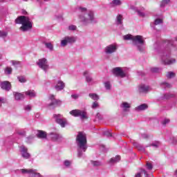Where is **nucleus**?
<instances>
[{
    "mask_svg": "<svg viewBox=\"0 0 177 177\" xmlns=\"http://www.w3.org/2000/svg\"><path fill=\"white\" fill-rule=\"evenodd\" d=\"M122 20H124V17H122V15L121 14H118L116 16V19H115V24L117 26H122Z\"/></svg>",
    "mask_w": 177,
    "mask_h": 177,
    "instance_id": "20",
    "label": "nucleus"
},
{
    "mask_svg": "<svg viewBox=\"0 0 177 177\" xmlns=\"http://www.w3.org/2000/svg\"><path fill=\"white\" fill-rule=\"evenodd\" d=\"M24 110H26V111H30L31 110V106L30 105H26L25 107H24Z\"/></svg>",
    "mask_w": 177,
    "mask_h": 177,
    "instance_id": "55",
    "label": "nucleus"
},
{
    "mask_svg": "<svg viewBox=\"0 0 177 177\" xmlns=\"http://www.w3.org/2000/svg\"><path fill=\"white\" fill-rule=\"evenodd\" d=\"M117 49H118V46L115 44H112L105 47L104 52L106 55H113V53L117 52Z\"/></svg>",
    "mask_w": 177,
    "mask_h": 177,
    "instance_id": "10",
    "label": "nucleus"
},
{
    "mask_svg": "<svg viewBox=\"0 0 177 177\" xmlns=\"http://www.w3.org/2000/svg\"><path fill=\"white\" fill-rule=\"evenodd\" d=\"M96 107H99V104L97 102H94L92 104V109H96Z\"/></svg>",
    "mask_w": 177,
    "mask_h": 177,
    "instance_id": "53",
    "label": "nucleus"
},
{
    "mask_svg": "<svg viewBox=\"0 0 177 177\" xmlns=\"http://www.w3.org/2000/svg\"><path fill=\"white\" fill-rule=\"evenodd\" d=\"M25 95L29 97H35V96H37V93H35L34 90H29L25 92Z\"/></svg>",
    "mask_w": 177,
    "mask_h": 177,
    "instance_id": "27",
    "label": "nucleus"
},
{
    "mask_svg": "<svg viewBox=\"0 0 177 177\" xmlns=\"http://www.w3.org/2000/svg\"><path fill=\"white\" fill-rule=\"evenodd\" d=\"M147 169H149V171H151L153 169V165L151 163L147 162L146 164Z\"/></svg>",
    "mask_w": 177,
    "mask_h": 177,
    "instance_id": "44",
    "label": "nucleus"
},
{
    "mask_svg": "<svg viewBox=\"0 0 177 177\" xmlns=\"http://www.w3.org/2000/svg\"><path fill=\"white\" fill-rule=\"evenodd\" d=\"M8 31L6 30H0V38L5 39L8 37Z\"/></svg>",
    "mask_w": 177,
    "mask_h": 177,
    "instance_id": "31",
    "label": "nucleus"
},
{
    "mask_svg": "<svg viewBox=\"0 0 177 177\" xmlns=\"http://www.w3.org/2000/svg\"><path fill=\"white\" fill-rule=\"evenodd\" d=\"M91 164L94 167H100L102 165V162L100 161H97V160H95V161L91 160Z\"/></svg>",
    "mask_w": 177,
    "mask_h": 177,
    "instance_id": "36",
    "label": "nucleus"
},
{
    "mask_svg": "<svg viewBox=\"0 0 177 177\" xmlns=\"http://www.w3.org/2000/svg\"><path fill=\"white\" fill-rule=\"evenodd\" d=\"M158 24H162V19H155L153 26H158Z\"/></svg>",
    "mask_w": 177,
    "mask_h": 177,
    "instance_id": "41",
    "label": "nucleus"
},
{
    "mask_svg": "<svg viewBox=\"0 0 177 177\" xmlns=\"http://www.w3.org/2000/svg\"><path fill=\"white\" fill-rule=\"evenodd\" d=\"M160 68H151V73H160Z\"/></svg>",
    "mask_w": 177,
    "mask_h": 177,
    "instance_id": "49",
    "label": "nucleus"
},
{
    "mask_svg": "<svg viewBox=\"0 0 177 177\" xmlns=\"http://www.w3.org/2000/svg\"><path fill=\"white\" fill-rule=\"evenodd\" d=\"M104 135L105 136H107L108 138H111V136H113V134L111 133V132L106 131L104 132Z\"/></svg>",
    "mask_w": 177,
    "mask_h": 177,
    "instance_id": "48",
    "label": "nucleus"
},
{
    "mask_svg": "<svg viewBox=\"0 0 177 177\" xmlns=\"http://www.w3.org/2000/svg\"><path fill=\"white\" fill-rule=\"evenodd\" d=\"M44 44L45 45L46 48L47 49H49L51 52L53 50V45L50 42H44Z\"/></svg>",
    "mask_w": 177,
    "mask_h": 177,
    "instance_id": "29",
    "label": "nucleus"
},
{
    "mask_svg": "<svg viewBox=\"0 0 177 177\" xmlns=\"http://www.w3.org/2000/svg\"><path fill=\"white\" fill-rule=\"evenodd\" d=\"M160 85H164L165 88H171V84L167 82H162Z\"/></svg>",
    "mask_w": 177,
    "mask_h": 177,
    "instance_id": "52",
    "label": "nucleus"
},
{
    "mask_svg": "<svg viewBox=\"0 0 177 177\" xmlns=\"http://www.w3.org/2000/svg\"><path fill=\"white\" fill-rule=\"evenodd\" d=\"M12 66H20L21 62L20 61H12Z\"/></svg>",
    "mask_w": 177,
    "mask_h": 177,
    "instance_id": "51",
    "label": "nucleus"
},
{
    "mask_svg": "<svg viewBox=\"0 0 177 177\" xmlns=\"http://www.w3.org/2000/svg\"><path fill=\"white\" fill-rule=\"evenodd\" d=\"M73 117H80V120H87L86 111L80 109H73L69 112Z\"/></svg>",
    "mask_w": 177,
    "mask_h": 177,
    "instance_id": "6",
    "label": "nucleus"
},
{
    "mask_svg": "<svg viewBox=\"0 0 177 177\" xmlns=\"http://www.w3.org/2000/svg\"><path fill=\"white\" fill-rule=\"evenodd\" d=\"M174 94L171 93H166L163 96L161 97V99H171V97H174Z\"/></svg>",
    "mask_w": 177,
    "mask_h": 177,
    "instance_id": "35",
    "label": "nucleus"
},
{
    "mask_svg": "<svg viewBox=\"0 0 177 177\" xmlns=\"http://www.w3.org/2000/svg\"><path fill=\"white\" fill-rule=\"evenodd\" d=\"M170 0H162L160 3V8H165L166 5H168L169 3Z\"/></svg>",
    "mask_w": 177,
    "mask_h": 177,
    "instance_id": "40",
    "label": "nucleus"
},
{
    "mask_svg": "<svg viewBox=\"0 0 177 177\" xmlns=\"http://www.w3.org/2000/svg\"><path fill=\"white\" fill-rule=\"evenodd\" d=\"M137 13L138 15V16H140V17H145L146 16V15L145 14V12H141L139 10H137Z\"/></svg>",
    "mask_w": 177,
    "mask_h": 177,
    "instance_id": "47",
    "label": "nucleus"
},
{
    "mask_svg": "<svg viewBox=\"0 0 177 177\" xmlns=\"http://www.w3.org/2000/svg\"><path fill=\"white\" fill-rule=\"evenodd\" d=\"M134 147H136V149H138V150H139V151H146V148L143 146H142V145L139 144L138 142H133V143Z\"/></svg>",
    "mask_w": 177,
    "mask_h": 177,
    "instance_id": "25",
    "label": "nucleus"
},
{
    "mask_svg": "<svg viewBox=\"0 0 177 177\" xmlns=\"http://www.w3.org/2000/svg\"><path fill=\"white\" fill-rule=\"evenodd\" d=\"M121 109H123V111H128L129 109H131V104L127 102H123L120 104Z\"/></svg>",
    "mask_w": 177,
    "mask_h": 177,
    "instance_id": "22",
    "label": "nucleus"
},
{
    "mask_svg": "<svg viewBox=\"0 0 177 177\" xmlns=\"http://www.w3.org/2000/svg\"><path fill=\"white\" fill-rule=\"evenodd\" d=\"M142 139H147L149 138V136L147 134H142L141 135Z\"/></svg>",
    "mask_w": 177,
    "mask_h": 177,
    "instance_id": "57",
    "label": "nucleus"
},
{
    "mask_svg": "<svg viewBox=\"0 0 177 177\" xmlns=\"http://www.w3.org/2000/svg\"><path fill=\"white\" fill-rule=\"evenodd\" d=\"M157 45H158V43H156V44H155V49H156V50H157V48H156V46H157Z\"/></svg>",
    "mask_w": 177,
    "mask_h": 177,
    "instance_id": "63",
    "label": "nucleus"
},
{
    "mask_svg": "<svg viewBox=\"0 0 177 177\" xmlns=\"http://www.w3.org/2000/svg\"><path fill=\"white\" fill-rule=\"evenodd\" d=\"M151 146L153 147H156V149H158L160 147V146H161V142H160L159 141H155V142H152L151 144L147 145L145 147H150Z\"/></svg>",
    "mask_w": 177,
    "mask_h": 177,
    "instance_id": "28",
    "label": "nucleus"
},
{
    "mask_svg": "<svg viewBox=\"0 0 177 177\" xmlns=\"http://www.w3.org/2000/svg\"><path fill=\"white\" fill-rule=\"evenodd\" d=\"M18 135H20L21 136H26V131H19Z\"/></svg>",
    "mask_w": 177,
    "mask_h": 177,
    "instance_id": "56",
    "label": "nucleus"
},
{
    "mask_svg": "<svg viewBox=\"0 0 177 177\" xmlns=\"http://www.w3.org/2000/svg\"><path fill=\"white\" fill-rule=\"evenodd\" d=\"M16 24H22L19 28L21 31L26 32L32 28V21L27 16H19L15 19Z\"/></svg>",
    "mask_w": 177,
    "mask_h": 177,
    "instance_id": "4",
    "label": "nucleus"
},
{
    "mask_svg": "<svg viewBox=\"0 0 177 177\" xmlns=\"http://www.w3.org/2000/svg\"><path fill=\"white\" fill-rule=\"evenodd\" d=\"M169 119H164L162 121V124H163L165 127V125H167V124H169Z\"/></svg>",
    "mask_w": 177,
    "mask_h": 177,
    "instance_id": "50",
    "label": "nucleus"
},
{
    "mask_svg": "<svg viewBox=\"0 0 177 177\" xmlns=\"http://www.w3.org/2000/svg\"><path fill=\"white\" fill-rule=\"evenodd\" d=\"M64 165L65 167H66V168H69L70 165H71V162H70V160H64Z\"/></svg>",
    "mask_w": 177,
    "mask_h": 177,
    "instance_id": "46",
    "label": "nucleus"
},
{
    "mask_svg": "<svg viewBox=\"0 0 177 177\" xmlns=\"http://www.w3.org/2000/svg\"><path fill=\"white\" fill-rule=\"evenodd\" d=\"M88 96L93 100H99V95H97L96 93H89Z\"/></svg>",
    "mask_w": 177,
    "mask_h": 177,
    "instance_id": "32",
    "label": "nucleus"
},
{
    "mask_svg": "<svg viewBox=\"0 0 177 177\" xmlns=\"http://www.w3.org/2000/svg\"><path fill=\"white\" fill-rule=\"evenodd\" d=\"M37 137L39 138V139H46V132L39 130L37 131Z\"/></svg>",
    "mask_w": 177,
    "mask_h": 177,
    "instance_id": "24",
    "label": "nucleus"
},
{
    "mask_svg": "<svg viewBox=\"0 0 177 177\" xmlns=\"http://www.w3.org/2000/svg\"><path fill=\"white\" fill-rule=\"evenodd\" d=\"M3 2H8V0H0V3H3Z\"/></svg>",
    "mask_w": 177,
    "mask_h": 177,
    "instance_id": "61",
    "label": "nucleus"
},
{
    "mask_svg": "<svg viewBox=\"0 0 177 177\" xmlns=\"http://www.w3.org/2000/svg\"><path fill=\"white\" fill-rule=\"evenodd\" d=\"M22 14H24V15H28V12H27V11H26V10H22Z\"/></svg>",
    "mask_w": 177,
    "mask_h": 177,
    "instance_id": "60",
    "label": "nucleus"
},
{
    "mask_svg": "<svg viewBox=\"0 0 177 177\" xmlns=\"http://www.w3.org/2000/svg\"><path fill=\"white\" fill-rule=\"evenodd\" d=\"M12 93L15 100H23V99H24V93H17L16 91H14Z\"/></svg>",
    "mask_w": 177,
    "mask_h": 177,
    "instance_id": "19",
    "label": "nucleus"
},
{
    "mask_svg": "<svg viewBox=\"0 0 177 177\" xmlns=\"http://www.w3.org/2000/svg\"><path fill=\"white\" fill-rule=\"evenodd\" d=\"M147 109H149L147 104H142L141 105L136 106L135 110L136 111H143L147 110Z\"/></svg>",
    "mask_w": 177,
    "mask_h": 177,
    "instance_id": "21",
    "label": "nucleus"
},
{
    "mask_svg": "<svg viewBox=\"0 0 177 177\" xmlns=\"http://www.w3.org/2000/svg\"><path fill=\"white\" fill-rule=\"evenodd\" d=\"M76 12L82 26L96 24V23H97V20H96V18L95 17V12H93V11L88 10L86 8L79 7L76 9Z\"/></svg>",
    "mask_w": 177,
    "mask_h": 177,
    "instance_id": "2",
    "label": "nucleus"
},
{
    "mask_svg": "<svg viewBox=\"0 0 177 177\" xmlns=\"http://www.w3.org/2000/svg\"><path fill=\"white\" fill-rule=\"evenodd\" d=\"M53 118L55 120L56 122H57V121H59V120H62V118H64L63 117V115L61 114H54Z\"/></svg>",
    "mask_w": 177,
    "mask_h": 177,
    "instance_id": "30",
    "label": "nucleus"
},
{
    "mask_svg": "<svg viewBox=\"0 0 177 177\" xmlns=\"http://www.w3.org/2000/svg\"><path fill=\"white\" fill-rule=\"evenodd\" d=\"M173 143H174V145H176L177 144V138H176V137H173Z\"/></svg>",
    "mask_w": 177,
    "mask_h": 177,
    "instance_id": "58",
    "label": "nucleus"
},
{
    "mask_svg": "<svg viewBox=\"0 0 177 177\" xmlns=\"http://www.w3.org/2000/svg\"><path fill=\"white\" fill-rule=\"evenodd\" d=\"M33 140H34V136H30L26 138L27 143H31Z\"/></svg>",
    "mask_w": 177,
    "mask_h": 177,
    "instance_id": "43",
    "label": "nucleus"
},
{
    "mask_svg": "<svg viewBox=\"0 0 177 177\" xmlns=\"http://www.w3.org/2000/svg\"><path fill=\"white\" fill-rule=\"evenodd\" d=\"M12 71H13V69L9 66L6 67L4 70V73L6 75H10V74H12Z\"/></svg>",
    "mask_w": 177,
    "mask_h": 177,
    "instance_id": "34",
    "label": "nucleus"
},
{
    "mask_svg": "<svg viewBox=\"0 0 177 177\" xmlns=\"http://www.w3.org/2000/svg\"><path fill=\"white\" fill-rule=\"evenodd\" d=\"M123 39H124L125 41H128V40H129V39H131V41H133V35H126L123 36Z\"/></svg>",
    "mask_w": 177,
    "mask_h": 177,
    "instance_id": "39",
    "label": "nucleus"
},
{
    "mask_svg": "<svg viewBox=\"0 0 177 177\" xmlns=\"http://www.w3.org/2000/svg\"><path fill=\"white\" fill-rule=\"evenodd\" d=\"M112 73H113V75H115V77H120V78H124V77H127V72L124 71L120 67L114 68L112 70Z\"/></svg>",
    "mask_w": 177,
    "mask_h": 177,
    "instance_id": "11",
    "label": "nucleus"
},
{
    "mask_svg": "<svg viewBox=\"0 0 177 177\" xmlns=\"http://www.w3.org/2000/svg\"><path fill=\"white\" fill-rule=\"evenodd\" d=\"M77 42V37L75 36H66L61 40L60 46L62 48L66 47V45H73V44H75Z\"/></svg>",
    "mask_w": 177,
    "mask_h": 177,
    "instance_id": "7",
    "label": "nucleus"
},
{
    "mask_svg": "<svg viewBox=\"0 0 177 177\" xmlns=\"http://www.w3.org/2000/svg\"><path fill=\"white\" fill-rule=\"evenodd\" d=\"M175 46V41L173 40H166L159 44L158 48L162 49L165 48V50L159 53L160 56L161 57V60L165 64V66H171L176 63V59L171 57V47Z\"/></svg>",
    "mask_w": 177,
    "mask_h": 177,
    "instance_id": "1",
    "label": "nucleus"
},
{
    "mask_svg": "<svg viewBox=\"0 0 177 177\" xmlns=\"http://www.w3.org/2000/svg\"><path fill=\"white\" fill-rule=\"evenodd\" d=\"M49 99L50 100V103H49L48 106L50 110H53L54 109H56V107L62 106V100L55 98V95H50Z\"/></svg>",
    "mask_w": 177,
    "mask_h": 177,
    "instance_id": "8",
    "label": "nucleus"
},
{
    "mask_svg": "<svg viewBox=\"0 0 177 177\" xmlns=\"http://www.w3.org/2000/svg\"><path fill=\"white\" fill-rule=\"evenodd\" d=\"M151 27H152L153 28L156 29V28L153 26V23L151 24Z\"/></svg>",
    "mask_w": 177,
    "mask_h": 177,
    "instance_id": "62",
    "label": "nucleus"
},
{
    "mask_svg": "<svg viewBox=\"0 0 177 177\" xmlns=\"http://www.w3.org/2000/svg\"><path fill=\"white\" fill-rule=\"evenodd\" d=\"M166 77L167 78H174L175 77V73L172 72V71H169L166 74Z\"/></svg>",
    "mask_w": 177,
    "mask_h": 177,
    "instance_id": "37",
    "label": "nucleus"
},
{
    "mask_svg": "<svg viewBox=\"0 0 177 177\" xmlns=\"http://www.w3.org/2000/svg\"><path fill=\"white\" fill-rule=\"evenodd\" d=\"M69 31H75L77 30V26L75 25H71L68 26Z\"/></svg>",
    "mask_w": 177,
    "mask_h": 177,
    "instance_id": "45",
    "label": "nucleus"
},
{
    "mask_svg": "<svg viewBox=\"0 0 177 177\" xmlns=\"http://www.w3.org/2000/svg\"><path fill=\"white\" fill-rule=\"evenodd\" d=\"M17 80L19 81V82H21L22 84H24V82H27V80H26V77L24 76H18Z\"/></svg>",
    "mask_w": 177,
    "mask_h": 177,
    "instance_id": "38",
    "label": "nucleus"
},
{
    "mask_svg": "<svg viewBox=\"0 0 177 177\" xmlns=\"http://www.w3.org/2000/svg\"><path fill=\"white\" fill-rule=\"evenodd\" d=\"M84 75L86 77V82H87L88 85H91V82L93 81V79L92 76L89 75V72L88 71H84Z\"/></svg>",
    "mask_w": 177,
    "mask_h": 177,
    "instance_id": "18",
    "label": "nucleus"
},
{
    "mask_svg": "<svg viewBox=\"0 0 177 177\" xmlns=\"http://www.w3.org/2000/svg\"><path fill=\"white\" fill-rule=\"evenodd\" d=\"M130 9H132L133 10H136V12H137L138 10V9L133 6H131Z\"/></svg>",
    "mask_w": 177,
    "mask_h": 177,
    "instance_id": "59",
    "label": "nucleus"
},
{
    "mask_svg": "<svg viewBox=\"0 0 177 177\" xmlns=\"http://www.w3.org/2000/svg\"><path fill=\"white\" fill-rule=\"evenodd\" d=\"M176 41H177V37H176Z\"/></svg>",
    "mask_w": 177,
    "mask_h": 177,
    "instance_id": "64",
    "label": "nucleus"
},
{
    "mask_svg": "<svg viewBox=\"0 0 177 177\" xmlns=\"http://www.w3.org/2000/svg\"><path fill=\"white\" fill-rule=\"evenodd\" d=\"M121 160V156H116L115 158H112L110 160V162L114 163V162H118Z\"/></svg>",
    "mask_w": 177,
    "mask_h": 177,
    "instance_id": "33",
    "label": "nucleus"
},
{
    "mask_svg": "<svg viewBox=\"0 0 177 177\" xmlns=\"http://www.w3.org/2000/svg\"><path fill=\"white\" fill-rule=\"evenodd\" d=\"M76 143L77 145V157L81 158L84 153L86 151L88 146L86 145V134L82 131H79L76 137Z\"/></svg>",
    "mask_w": 177,
    "mask_h": 177,
    "instance_id": "3",
    "label": "nucleus"
},
{
    "mask_svg": "<svg viewBox=\"0 0 177 177\" xmlns=\"http://www.w3.org/2000/svg\"><path fill=\"white\" fill-rule=\"evenodd\" d=\"M56 122L57 124L61 125L62 128H64L66 125H67V120L65 118H63L62 119L58 120Z\"/></svg>",
    "mask_w": 177,
    "mask_h": 177,
    "instance_id": "26",
    "label": "nucleus"
},
{
    "mask_svg": "<svg viewBox=\"0 0 177 177\" xmlns=\"http://www.w3.org/2000/svg\"><path fill=\"white\" fill-rule=\"evenodd\" d=\"M19 149L23 158H25V160H28V158L31 157V155L30 153H28V149L24 145L19 147Z\"/></svg>",
    "mask_w": 177,
    "mask_h": 177,
    "instance_id": "13",
    "label": "nucleus"
},
{
    "mask_svg": "<svg viewBox=\"0 0 177 177\" xmlns=\"http://www.w3.org/2000/svg\"><path fill=\"white\" fill-rule=\"evenodd\" d=\"M50 136L52 140H54V141L62 140V139L63 138L62 135H60L57 133H50Z\"/></svg>",
    "mask_w": 177,
    "mask_h": 177,
    "instance_id": "17",
    "label": "nucleus"
},
{
    "mask_svg": "<svg viewBox=\"0 0 177 177\" xmlns=\"http://www.w3.org/2000/svg\"><path fill=\"white\" fill-rule=\"evenodd\" d=\"M71 97L72 99L76 100V99H78V97H80V95H78L77 94H73L71 95Z\"/></svg>",
    "mask_w": 177,
    "mask_h": 177,
    "instance_id": "54",
    "label": "nucleus"
},
{
    "mask_svg": "<svg viewBox=\"0 0 177 177\" xmlns=\"http://www.w3.org/2000/svg\"><path fill=\"white\" fill-rule=\"evenodd\" d=\"M0 86L3 91L6 92H9L12 89V84L9 81H3L1 82Z\"/></svg>",
    "mask_w": 177,
    "mask_h": 177,
    "instance_id": "14",
    "label": "nucleus"
},
{
    "mask_svg": "<svg viewBox=\"0 0 177 177\" xmlns=\"http://www.w3.org/2000/svg\"><path fill=\"white\" fill-rule=\"evenodd\" d=\"M145 39H143V36L136 35L133 36L132 44L134 46H136L139 52L145 51Z\"/></svg>",
    "mask_w": 177,
    "mask_h": 177,
    "instance_id": "5",
    "label": "nucleus"
},
{
    "mask_svg": "<svg viewBox=\"0 0 177 177\" xmlns=\"http://www.w3.org/2000/svg\"><path fill=\"white\" fill-rule=\"evenodd\" d=\"M66 86V84H64V82H63V81L62 80H59L57 83V85L55 86L56 91H63V89H64Z\"/></svg>",
    "mask_w": 177,
    "mask_h": 177,
    "instance_id": "16",
    "label": "nucleus"
},
{
    "mask_svg": "<svg viewBox=\"0 0 177 177\" xmlns=\"http://www.w3.org/2000/svg\"><path fill=\"white\" fill-rule=\"evenodd\" d=\"M111 8H115V6H121L122 1L121 0H113L110 3Z\"/></svg>",
    "mask_w": 177,
    "mask_h": 177,
    "instance_id": "23",
    "label": "nucleus"
},
{
    "mask_svg": "<svg viewBox=\"0 0 177 177\" xmlns=\"http://www.w3.org/2000/svg\"><path fill=\"white\" fill-rule=\"evenodd\" d=\"M150 91V87L145 84H140L138 86V92L140 93H147Z\"/></svg>",
    "mask_w": 177,
    "mask_h": 177,
    "instance_id": "15",
    "label": "nucleus"
},
{
    "mask_svg": "<svg viewBox=\"0 0 177 177\" xmlns=\"http://www.w3.org/2000/svg\"><path fill=\"white\" fill-rule=\"evenodd\" d=\"M37 66L39 68H41L45 73L49 70V64H48V59L46 58H41L38 60L37 62Z\"/></svg>",
    "mask_w": 177,
    "mask_h": 177,
    "instance_id": "9",
    "label": "nucleus"
},
{
    "mask_svg": "<svg viewBox=\"0 0 177 177\" xmlns=\"http://www.w3.org/2000/svg\"><path fill=\"white\" fill-rule=\"evenodd\" d=\"M104 86H105L106 89H107L108 91H110L111 89V85L110 84V83L109 82H106L104 83Z\"/></svg>",
    "mask_w": 177,
    "mask_h": 177,
    "instance_id": "42",
    "label": "nucleus"
},
{
    "mask_svg": "<svg viewBox=\"0 0 177 177\" xmlns=\"http://www.w3.org/2000/svg\"><path fill=\"white\" fill-rule=\"evenodd\" d=\"M21 174H30V177H42L39 173H37V169H21L20 170Z\"/></svg>",
    "mask_w": 177,
    "mask_h": 177,
    "instance_id": "12",
    "label": "nucleus"
}]
</instances>
